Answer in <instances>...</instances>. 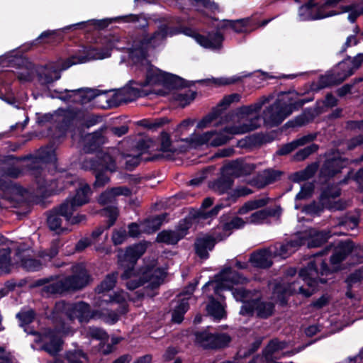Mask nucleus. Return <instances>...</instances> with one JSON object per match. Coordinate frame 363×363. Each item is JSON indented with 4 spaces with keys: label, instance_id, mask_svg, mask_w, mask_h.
Returning a JSON list of instances; mask_svg holds the SVG:
<instances>
[{
    "label": "nucleus",
    "instance_id": "1",
    "mask_svg": "<svg viewBox=\"0 0 363 363\" xmlns=\"http://www.w3.org/2000/svg\"><path fill=\"white\" fill-rule=\"evenodd\" d=\"M147 248L145 241L128 246L125 250L120 249L117 254L118 269L123 270L121 279L126 280V288L133 291L145 284L152 289L160 286L164 277L162 269L146 265L136 269L138 260L145 254Z\"/></svg>",
    "mask_w": 363,
    "mask_h": 363
},
{
    "label": "nucleus",
    "instance_id": "2",
    "mask_svg": "<svg viewBox=\"0 0 363 363\" xmlns=\"http://www.w3.org/2000/svg\"><path fill=\"white\" fill-rule=\"evenodd\" d=\"M355 248V243L350 239L340 240L336 245L330 243L315 255L323 256L333 250V254L330 257L331 266H329L324 259L311 260L306 267L299 270L298 277L308 287H318L320 284H325L328 279L323 277L333 275L341 271V263L354 251Z\"/></svg>",
    "mask_w": 363,
    "mask_h": 363
},
{
    "label": "nucleus",
    "instance_id": "3",
    "mask_svg": "<svg viewBox=\"0 0 363 363\" xmlns=\"http://www.w3.org/2000/svg\"><path fill=\"white\" fill-rule=\"evenodd\" d=\"M105 128H101L92 133H88L84 137V150L86 153L96 152L94 157L86 159L82 162V168L89 171L95 177L94 187H104L110 182V176L117 171L116 158L111 154L99 151L106 143L104 135Z\"/></svg>",
    "mask_w": 363,
    "mask_h": 363
},
{
    "label": "nucleus",
    "instance_id": "4",
    "mask_svg": "<svg viewBox=\"0 0 363 363\" xmlns=\"http://www.w3.org/2000/svg\"><path fill=\"white\" fill-rule=\"evenodd\" d=\"M308 91L298 92L295 89L280 91L277 99L264 111V123L269 127L279 125L294 111L299 110L306 103L313 101V96L301 99Z\"/></svg>",
    "mask_w": 363,
    "mask_h": 363
},
{
    "label": "nucleus",
    "instance_id": "5",
    "mask_svg": "<svg viewBox=\"0 0 363 363\" xmlns=\"http://www.w3.org/2000/svg\"><path fill=\"white\" fill-rule=\"evenodd\" d=\"M92 277L83 263L72 267V274L45 286L47 293L51 294H73L84 289L91 281Z\"/></svg>",
    "mask_w": 363,
    "mask_h": 363
},
{
    "label": "nucleus",
    "instance_id": "6",
    "mask_svg": "<svg viewBox=\"0 0 363 363\" xmlns=\"http://www.w3.org/2000/svg\"><path fill=\"white\" fill-rule=\"evenodd\" d=\"M27 157L30 159V162L27 164L30 174L35 178L39 188L45 187L47 182L43 176L44 166L57 160L55 151L50 147H41L36 155H30Z\"/></svg>",
    "mask_w": 363,
    "mask_h": 363
},
{
    "label": "nucleus",
    "instance_id": "7",
    "mask_svg": "<svg viewBox=\"0 0 363 363\" xmlns=\"http://www.w3.org/2000/svg\"><path fill=\"white\" fill-rule=\"evenodd\" d=\"M247 75H245L247 77ZM164 86L172 89H181L190 87L196 82L203 84L212 82L216 86H228L242 82L244 76H232L230 77L212 78L211 79H201L196 82L187 81L185 79L169 72L165 76Z\"/></svg>",
    "mask_w": 363,
    "mask_h": 363
},
{
    "label": "nucleus",
    "instance_id": "8",
    "mask_svg": "<svg viewBox=\"0 0 363 363\" xmlns=\"http://www.w3.org/2000/svg\"><path fill=\"white\" fill-rule=\"evenodd\" d=\"M311 288V290L305 289L298 281L279 282L274 285L272 294L279 305L285 307L288 305L290 296L294 294H300L306 298L311 297L317 291V287Z\"/></svg>",
    "mask_w": 363,
    "mask_h": 363
},
{
    "label": "nucleus",
    "instance_id": "9",
    "mask_svg": "<svg viewBox=\"0 0 363 363\" xmlns=\"http://www.w3.org/2000/svg\"><path fill=\"white\" fill-rule=\"evenodd\" d=\"M182 33L185 35L194 38L197 43L204 48L217 50L223 46L224 36L220 31H210L207 35H202L198 33L195 29L184 26L181 28Z\"/></svg>",
    "mask_w": 363,
    "mask_h": 363
},
{
    "label": "nucleus",
    "instance_id": "10",
    "mask_svg": "<svg viewBox=\"0 0 363 363\" xmlns=\"http://www.w3.org/2000/svg\"><path fill=\"white\" fill-rule=\"evenodd\" d=\"M106 93V91L91 88H79L73 90L65 89L62 91L54 89L50 93V97L52 99H60L64 102H69L71 101L72 96L79 95L80 99L79 101L82 104H84L90 102L98 96Z\"/></svg>",
    "mask_w": 363,
    "mask_h": 363
},
{
    "label": "nucleus",
    "instance_id": "11",
    "mask_svg": "<svg viewBox=\"0 0 363 363\" xmlns=\"http://www.w3.org/2000/svg\"><path fill=\"white\" fill-rule=\"evenodd\" d=\"M111 52L108 49L89 48L83 53L72 55L62 63V69H67L72 65L87 62L92 60H102L109 57Z\"/></svg>",
    "mask_w": 363,
    "mask_h": 363
},
{
    "label": "nucleus",
    "instance_id": "12",
    "mask_svg": "<svg viewBox=\"0 0 363 363\" xmlns=\"http://www.w3.org/2000/svg\"><path fill=\"white\" fill-rule=\"evenodd\" d=\"M241 99V95L238 93L225 95L216 107H213L211 112L203 117L197 124V128L203 129L210 125L213 121L218 118L223 111L226 110L229 106L234 102H239Z\"/></svg>",
    "mask_w": 363,
    "mask_h": 363
},
{
    "label": "nucleus",
    "instance_id": "13",
    "mask_svg": "<svg viewBox=\"0 0 363 363\" xmlns=\"http://www.w3.org/2000/svg\"><path fill=\"white\" fill-rule=\"evenodd\" d=\"M123 20L124 22L135 23L139 21L140 16L136 14H129L126 16H119L115 18H104L101 20L91 19L87 21H83L65 28L69 29L74 28L75 29H85L87 26H92L94 29L102 30L106 29L111 23L118 22Z\"/></svg>",
    "mask_w": 363,
    "mask_h": 363
},
{
    "label": "nucleus",
    "instance_id": "14",
    "mask_svg": "<svg viewBox=\"0 0 363 363\" xmlns=\"http://www.w3.org/2000/svg\"><path fill=\"white\" fill-rule=\"evenodd\" d=\"M67 210V204L62 202L47 211V225L50 230L60 234L67 230L62 226V218L66 220Z\"/></svg>",
    "mask_w": 363,
    "mask_h": 363
},
{
    "label": "nucleus",
    "instance_id": "15",
    "mask_svg": "<svg viewBox=\"0 0 363 363\" xmlns=\"http://www.w3.org/2000/svg\"><path fill=\"white\" fill-rule=\"evenodd\" d=\"M345 80V75L340 77L335 69L328 70L324 74L318 77V82H312L310 90L313 92H318L325 88H330L340 85Z\"/></svg>",
    "mask_w": 363,
    "mask_h": 363
},
{
    "label": "nucleus",
    "instance_id": "16",
    "mask_svg": "<svg viewBox=\"0 0 363 363\" xmlns=\"http://www.w3.org/2000/svg\"><path fill=\"white\" fill-rule=\"evenodd\" d=\"M43 337L50 340L42 345V350L50 355L55 356L62 350L63 340L57 330L50 328H45L43 333Z\"/></svg>",
    "mask_w": 363,
    "mask_h": 363
},
{
    "label": "nucleus",
    "instance_id": "17",
    "mask_svg": "<svg viewBox=\"0 0 363 363\" xmlns=\"http://www.w3.org/2000/svg\"><path fill=\"white\" fill-rule=\"evenodd\" d=\"M347 160L340 156H333L328 157L320 168V175L327 179H331L346 166Z\"/></svg>",
    "mask_w": 363,
    "mask_h": 363
},
{
    "label": "nucleus",
    "instance_id": "18",
    "mask_svg": "<svg viewBox=\"0 0 363 363\" xmlns=\"http://www.w3.org/2000/svg\"><path fill=\"white\" fill-rule=\"evenodd\" d=\"M147 65L145 80L140 82L130 80V82L136 84V85H140V86L156 84H162L164 86L167 72L162 71L150 62H148Z\"/></svg>",
    "mask_w": 363,
    "mask_h": 363
},
{
    "label": "nucleus",
    "instance_id": "19",
    "mask_svg": "<svg viewBox=\"0 0 363 363\" xmlns=\"http://www.w3.org/2000/svg\"><path fill=\"white\" fill-rule=\"evenodd\" d=\"M216 242V239L209 234L197 238L194 242L196 255L201 259H208V251H212L214 249Z\"/></svg>",
    "mask_w": 363,
    "mask_h": 363
},
{
    "label": "nucleus",
    "instance_id": "20",
    "mask_svg": "<svg viewBox=\"0 0 363 363\" xmlns=\"http://www.w3.org/2000/svg\"><path fill=\"white\" fill-rule=\"evenodd\" d=\"M75 191L73 196L67 198L63 203H66L71 207L79 208L89 202L91 190L88 184L82 183L80 186L75 189Z\"/></svg>",
    "mask_w": 363,
    "mask_h": 363
},
{
    "label": "nucleus",
    "instance_id": "21",
    "mask_svg": "<svg viewBox=\"0 0 363 363\" xmlns=\"http://www.w3.org/2000/svg\"><path fill=\"white\" fill-rule=\"evenodd\" d=\"M90 311V305L81 301L68 309L67 315L70 320L77 319L80 323H87L89 322Z\"/></svg>",
    "mask_w": 363,
    "mask_h": 363
},
{
    "label": "nucleus",
    "instance_id": "22",
    "mask_svg": "<svg viewBox=\"0 0 363 363\" xmlns=\"http://www.w3.org/2000/svg\"><path fill=\"white\" fill-rule=\"evenodd\" d=\"M187 229L188 228L181 227L179 231L163 230L157 234L155 241L158 243L174 245L184 238Z\"/></svg>",
    "mask_w": 363,
    "mask_h": 363
},
{
    "label": "nucleus",
    "instance_id": "23",
    "mask_svg": "<svg viewBox=\"0 0 363 363\" xmlns=\"http://www.w3.org/2000/svg\"><path fill=\"white\" fill-rule=\"evenodd\" d=\"M232 137L225 134L223 130L220 133L206 132L200 135L198 142L201 145H210L213 147H218L227 143Z\"/></svg>",
    "mask_w": 363,
    "mask_h": 363
},
{
    "label": "nucleus",
    "instance_id": "24",
    "mask_svg": "<svg viewBox=\"0 0 363 363\" xmlns=\"http://www.w3.org/2000/svg\"><path fill=\"white\" fill-rule=\"evenodd\" d=\"M271 252L268 249H261L253 252L249 258L252 267L259 269H269L273 264Z\"/></svg>",
    "mask_w": 363,
    "mask_h": 363
},
{
    "label": "nucleus",
    "instance_id": "25",
    "mask_svg": "<svg viewBox=\"0 0 363 363\" xmlns=\"http://www.w3.org/2000/svg\"><path fill=\"white\" fill-rule=\"evenodd\" d=\"M234 184V179L230 177L223 170L220 169V176L210 182L208 187L215 192L221 195L231 189Z\"/></svg>",
    "mask_w": 363,
    "mask_h": 363
},
{
    "label": "nucleus",
    "instance_id": "26",
    "mask_svg": "<svg viewBox=\"0 0 363 363\" xmlns=\"http://www.w3.org/2000/svg\"><path fill=\"white\" fill-rule=\"evenodd\" d=\"M130 194V190L127 186L112 187L110 189L102 192L99 195L98 198V203L101 206H105L111 203L116 196L121 195L128 196Z\"/></svg>",
    "mask_w": 363,
    "mask_h": 363
},
{
    "label": "nucleus",
    "instance_id": "27",
    "mask_svg": "<svg viewBox=\"0 0 363 363\" xmlns=\"http://www.w3.org/2000/svg\"><path fill=\"white\" fill-rule=\"evenodd\" d=\"M256 317L259 319H268L275 313V304L271 301L255 298Z\"/></svg>",
    "mask_w": 363,
    "mask_h": 363
},
{
    "label": "nucleus",
    "instance_id": "28",
    "mask_svg": "<svg viewBox=\"0 0 363 363\" xmlns=\"http://www.w3.org/2000/svg\"><path fill=\"white\" fill-rule=\"evenodd\" d=\"M206 311L207 314L215 320H220L227 316L224 307L213 296H208V303L206 306Z\"/></svg>",
    "mask_w": 363,
    "mask_h": 363
},
{
    "label": "nucleus",
    "instance_id": "29",
    "mask_svg": "<svg viewBox=\"0 0 363 363\" xmlns=\"http://www.w3.org/2000/svg\"><path fill=\"white\" fill-rule=\"evenodd\" d=\"M167 34V28H163L160 30H156L150 36L147 34L143 36L140 40H135L133 41L130 48L140 50H147V45L151 44L155 39L161 36L162 38H166Z\"/></svg>",
    "mask_w": 363,
    "mask_h": 363
},
{
    "label": "nucleus",
    "instance_id": "30",
    "mask_svg": "<svg viewBox=\"0 0 363 363\" xmlns=\"http://www.w3.org/2000/svg\"><path fill=\"white\" fill-rule=\"evenodd\" d=\"M215 278H220L221 281H230L234 284H243L247 281V278L240 273L233 271L230 267H227L222 269L215 276Z\"/></svg>",
    "mask_w": 363,
    "mask_h": 363
},
{
    "label": "nucleus",
    "instance_id": "31",
    "mask_svg": "<svg viewBox=\"0 0 363 363\" xmlns=\"http://www.w3.org/2000/svg\"><path fill=\"white\" fill-rule=\"evenodd\" d=\"M318 165L315 162L308 164L303 170L294 172L290 179L294 183H300L312 178L316 173Z\"/></svg>",
    "mask_w": 363,
    "mask_h": 363
},
{
    "label": "nucleus",
    "instance_id": "32",
    "mask_svg": "<svg viewBox=\"0 0 363 363\" xmlns=\"http://www.w3.org/2000/svg\"><path fill=\"white\" fill-rule=\"evenodd\" d=\"M330 236L329 231H315L306 237V245L308 248L319 247L327 242Z\"/></svg>",
    "mask_w": 363,
    "mask_h": 363
},
{
    "label": "nucleus",
    "instance_id": "33",
    "mask_svg": "<svg viewBox=\"0 0 363 363\" xmlns=\"http://www.w3.org/2000/svg\"><path fill=\"white\" fill-rule=\"evenodd\" d=\"M118 277V273L117 272H113L110 274H108L101 281V283L96 287L95 292L97 294H103V298L106 296L104 293L110 291L115 287Z\"/></svg>",
    "mask_w": 363,
    "mask_h": 363
},
{
    "label": "nucleus",
    "instance_id": "34",
    "mask_svg": "<svg viewBox=\"0 0 363 363\" xmlns=\"http://www.w3.org/2000/svg\"><path fill=\"white\" fill-rule=\"evenodd\" d=\"M250 21L249 18L238 20H223L220 27L223 29L230 28L238 33H247L250 30Z\"/></svg>",
    "mask_w": 363,
    "mask_h": 363
},
{
    "label": "nucleus",
    "instance_id": "35",
    "mask_svg": "<svg viewBox=\"0 0 363 363\" xmlns=\"http://www.w3.org/2000/svg\"><path fill=\"white\" fill-rule=\"evenodd\" d=\"M280 208H266L259 211H255L250 215L248 218V222L252 224L262 223L265 219L269 217H275L278 215Z\"/></svg>",
    "mask_w": 363,
    "mask_h": 363
},
{
    "label": "nucleus",
    "instance_id": "36",
    "mask_svg": "<svg viewBox=\"0 0 363 363\" xmlns=\"http://www.w3.org/2000/svg\"><path fill=\"white\" fill-rule=\"evenodd\" d=\"M57 182L58 184H62V186L60 187L61 189H69L70 187H74L75 189L82 184L77 174H73L69 172H65L60 175L57 179Z\"/></svg>",
    "mask_w": 363,
    "mask_h": 363
},
{
    "label": "nucleus",
    "instance_id": "37",
    "mask_svg": "<svg viewBox=\"0 0 363 363\" xmlns=\"http://www.w3.org/2000/svg\"><path fill=\"white\" fill-rule=\"evenodd\" d=\"M257 125L253 122L250 121L248 123H243L240 125H229L225 126L223 130L226 135H231L244 134L253 131L257 128Z\"/></svg>",
    "mask_w": 363,
    "mask_h": 363
},
{
    "label": "nucleus",
    "instance_id": "38",
    "mask_svg": "<svg viewBox=\"0 0 363 363\" xmlns=\"http://www.w3.org/2000/svg\"><path fill=\"white\" fill-rule=\"evenodd\" d=\"M195 343L205 350H212V341L214 334L207 331H196L194 333Z\"/></svg>",
    "mask_w": 363,
    "mask_h": 363
},
{
    "label": "nucleus",
    "instance_id": "39",
    "mask_svg": "<svg viewBox=\"0 0 363 363\" xmlns=\"http://www.w3.org/2000/svg\"><path fill=\"white\" fill-rule=\"evenodd\" d=\"M341 194L340 190L339 189H335L332 186H328L324 188L318 198V201L320 202H323L324 203H328L330 208L331 210L333 208V205L330 201L331 199H336L339 197Z\"/></svg>",
    "mask_w": 363,
    "mask_h": 363
},
{
    "label": "nucleus",
    "instance_id": "40",
    "mask_svg": "<svg viewBox=\"0 0 363 363\" xmlns=\"http://www.w3.org/2000/svg\"><path fill=\"white\" fill-rule=\"evenodd\" d=\"M65 359L68 363H84L89 362V356L82 349L69 350L65 352Z\"/></svg>",
    "mask_w": 363,
    "mask_h": 363
},
{
    "label": "nucleus",
    "instance_id": "41",
    "mask_svg": "<svg viewBox=\"0 0 363 363\" xmlns=\"http://www.w3.org/2000/svg\"><path fill=\"white\" fill-rule=\"evenodd\" d=\"M21 267L28 272L40 271L43 267L40 260L33 258L30 256H23L21 258Z\"/></svg>",
    "mask_w": 363,
    "mask_h": 363
},
{
    "label": "nucleus",
    "instance_id": "42",
    "mask_svg": "<svg viewBox=\"0 0 363 363\" xmlns=\"http://www.w3.org/2000/svg\"><path fill=\"white\" fill-rule=\"evenodd\" d=\"M337 99L331 92L328 93L324 100H318L315 103V111L317 114L323 111V108H333L337 105Z\"/></svg>",
    "mask_w": 363,
    "mask_h": 363
},
{
    "label": "nucleus",
    "instance_id": "43",
    "mask_svg": "<svg viewBox=\"0 0 363 363\" xmlns=\"http://www.w3.org/2000/svg\"><path fill=\"white\" fill-rule=\"evenodd\" d=\"M168 214L167 213H163L145 219V224L147 230L151 232L157 231L162 226Z\"/></svg>",
    "mask_w": 363,
    "mask_h": 363
},
{
    "label": "nucleus",
    "instance_id": "44",
    "mask_svg": "<svg viewBox=\"0 0 363 363\" xmlns=\"http://www.w3.org/2000/svg\"><path fill=\"white\" fill-rule=\"evenodd\" d=\"M314 8L308 6L306 4H303L298 8L299 19L302 21H312L318 20V9L315 11Z\"/></svg>",
    "mask_w": 363,
    "mask_h": 363
},
{
    "label": "nucleus",
    "instance_id": "45",
    "mask_svg": "<svg viewBox=\"0 0 363 363\" xmlns=\"http://www.w3.org/2000/svg\"><path fill=\"white\" fill-rule=\"evenodd\" d=\"M351 57L347 55L342 61L339 62L333 69L337 71L340 77L345 75V80L354 74V69L350 63Z\"/></svg>",
    "mask_w": 363,
    "mask_h": 363
},
{
    "label": "nucleus",
    "instance_id": "46",
    "mask_svg": "<svg viewBox=\"0 0 363 363\" xmlns=\"http://www.w3.org/2000/svg\"><path fill=\"white\" fill-rule=\"evenodd\" d=\"M189 308V304L187 301L182 300L173 310L172 314V320L174 323H181L184 318V314Z\"/></svg>",
    "mask_w": 363,
    "mask_h": 363
},
{
    "label": "nucleus",
    "instance_id": "47",
    "mask_svg": "<svg viewBox=\"0 0 363 363\" xmlns=\"http://www.w3.org/2000/svg\"><path fill=\"white\" fill-rule=\"evenodd\" d=\"M169 120L167 117L157 118L154 120L143 119L138 122V125L148 130H157L159 128L167 124Z\"/></svg>",
    "mask_w": 363,
    "mask_h": 363
},
{
    "label": "nucleus",
    "instance_id": "48",
    "mask_svg": "<svg viewBox=\"0 0 363 363\" xmlns=\"http://www.w3.org/2000/svg\"><path fill=\"white\" fill-rule=\"evenodd\" d=\"M108 105L110 108L118 107L122 104H127L131 101V99L128 98L123 89L117 90L112 96L107 99Z\"/></svg>",
    "mask_w": 363,
    "mask_h": 363
},
{
    "label": "nucleus",
    "instance_id": "49",
    "mask_svg": "<svg viewBox=\"0 0 363 363\" xmlns=\"http://www.w3.org/2000/svg\"><path fill=\"white\" fill-rule=\"evenodd\" d=\"M221 169L223 170L230 177L233 178H238L242 177L241 173V160H233L230 162L223 165L221 167Z\"/></svg>",
    "mask_w": 363,
    "mask_h": 363
},
{
    "label": "nucleus",
    "instance_id": "50",
    "mask_svg": "<svg viewBox=\"0 0 363 363\" xmlns=\"http://www.w3.org/2000/svg\"><path fill=\"white\" fill-rule=\"evenodd\" d=\"M232 341L228 333H215L212 341V350H220L228 347Z\"/></svg>",
    "mask_w": 363,
    "mask_h": 363
},
{
    "label": "nucleus",
    "instance_id": "51",
    "mask_svg": "<svg viewBox=\"0 0 363 363\" xmlns=\"http://www.w3.org/2000/svg\"><path fill=\"white\" fill-rule=\"evenodd\" d=\"M60 243V242L58 239L53 240L48 249L38 252V257L44 260L50 261L57 255L59 252Z\"/></svg>",
    "mask_w": 363,
    "mask_h": 363
},
{
    "label": "nucleus",
    "instance_id": "52",
    "mask_svg": "<svg viewBox=\"0 0 363 363\" xmlns=\"http://www.w3.org/2000/svg\"><path fill=\"white\" fill-rule=\"evenodd\" d=\"M36 313L34 310L29 309L26 311H20L16 315V318L19 321V326L25 328L32 323L35 319Z\"/></svg>",
    "mask_w": 363,
    "mask_h": 363
},
{
    "label": "nucleus",
    "instance_id": "53",
    "mask_svg": "<svg viewBox=\"0 0 363 363\" xmlns=\"http://www.w3.org/2000/svg\"><path fill=\"white\" fill-rule=\"evenodd\" d=\"M325 208H330L328 203H324L323 202L318 201L316 203L315 201H313L309 204L305 205L302 210L303 212H305L308 215H317L319 216L321 212L324 211Z\"/></svg>",
    "mask_w": 363,
    "mask_h": 363
},
{
    "label": "nucleus",
    "instance_id": "54",
    "mask_svg": "<svg viewBox=\"0 0 363 363\" xmlns=\"http://www.w3.org/2000/svg\"><path fill=\"white\" fill-rule=\"evenodd\" d=\"M132 84H135L129 82V84L123 88L127 97L131 99V101L147 95V93L143 89L144 86L138 85V87H135Z\"/></svg>",
    "mask_w": 363,
    "mask_h": 363
},
{
    "label": "nucleus",
    "instance_id": "55",
    "mask_svg": "<svg viewBox=\"0 0 363 363\" xmlns=\"http://www.w3.org/2000/svg\"><path fill=\"white\" fill-rule=\"evenodd\" d=\"M319 149V145L315 143H312L302 149L298 150L294 155L295 161H303L311 155L316 152Z\"/></svg>",
    "mask_w": 363,
    "mask_h": 363
},
{
    "label": "nucleus",
    "instance_id": "56",
    "mask_svg": "<svg viewBox=\"0 0 363 363\" xmlns=\"http://www.w3.org/2000/svg\"><path fill=\"white\" fill-rule=\"evenodd\" d=\"M313 118V114L309 113L308 116L304 113L296 116L293 120L287 121L284 126L286 128L301 127L308 124Z\"/></svg>",
    "mask_w": 363,
    "mask_h": 363
},
{
    "label": "nucleus",
    "instance_id": "57",
    "mask_svg": "<svg viewBox=\"0 0 363 363\" xmlns=\"http://www.w3.org/2000/svg\"><path fill=\"white\" fill-rule=\"evenodd\" d=\"M277 138V132L272 131L270 133H257L252 136L254 144L262 145L263 144L272 143Z\"/></svg>",
    "mask_w": 363,
    "mask_h": 363
},
{
    "label": "nucleus",
    "instance_id": "58",
    "mask_svg": "<svg viewBox=\"0 0 363 363\" xmlns=\"http://www.w3.org/2000/svg\"><path fill=\"white\" fill-rule=\"evenodd\" d=\"M77 207H71L67 205V210L66 213V222L72 225L79 224L80 223L86 220V216L84 214H77L73 216L74 211L77 210Z\"/></svg>",
    "mask_w": 363,
    "mask_h": 363
},
{
    "label": "nucleus",
    "instance_id": "59",
    "mask_svg": "<svg viewBox=\"0 0 363 363\" xmlns=\"http://www.w3.org/2000/svg\"><path fill=\"white\" fill-rule=\"evenodd\" d=\"M197 92L189 89L184 93H178L174 95V99L179 103L182 107H185L196 98Z\"/></svg>",
    "mask_w": 363,
    "mask_h": 363
},
{
    "label": "nucleus",
    "instance_id": "60",
    "mask_svg": "<svg viewBox=\"0 0 363 363\" xmlns=\"http://www.w3.org/2000/svg\"><path fill=\"white\" fill-rule=\"evenodd\" d=\"M11 252L9 247L0 249V270L6 273L11 271Z\"/></svg>",
    "mask_w": 363,
    "mask_h": 363
},
{
    "label": "nucleus",
    "instance_id": "61",
    "mask_svg": "<svg viewBox=\"0 0 363 363\" xmlns=\"http://www.w3.org/2000/svg\"><path fill=\"white\" fill-rule=\"evenodd\" d=\"M291 252H295L300 247L303 246L306 243V236L303 235L301 233H298L289 240L285 242Z\"/></svg>",
    "mask_w": 363,
    "mask_h": 363
},
{
    "label": "nucleus",
    "instance_id": "62",
    "mask_svg": "<svg viewBox=\"0 0 363 363\" xmlns=\"http://www.w3.org/2000/svg\"><path fill=\"white\" fill-rule=\"evenodd\" d=\"M314 191V185L313 183L308 182L303 184L299 192L296 195V201L306 200L310 199Z\"/></svg>",
    "mask_w": 363,
    "mask_h": 363
},
{
    "label": "nucleus",
    "instance_id": "63",
    "mask_svg": "<svg viewBox=\"0 0 363 363\" xmlns=\"http://www.w3.org/2000/svg\"><path fill=\"white\" fill-rule=\"evenodd\" d=\"M264 179L266 181L267 185L274 184L281 179L283 172L280 170H276L272 168L264 169L262 173Z\"/></svg>",
    "mask_w": 363,
    "mask_h": 363
},
{
    "label": "nucleus",
    "instance_id": "64",
    "mask_svg": "<svg viewBox=\"0 0 363 363\" xmlns=\"http://www.w3.org/2000/svg\"><path fill=\"white\" fill-rule=\"evenodd\" d=\"M224 208V205L223 203L216 204L211 210L210 211H199L196 213L195 216L196 218L199 219L206 220L208 218H212L216 217L220 211Z\"/></svg>",
    "mask_w": 363,
    "mask_h": 363
}]
</instances>
